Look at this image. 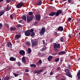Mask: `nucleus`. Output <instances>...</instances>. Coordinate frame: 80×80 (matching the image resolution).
Instances as JSON below:
<instances>
[{
	"label": "nucleus",
	"mask_w": 80,
	"mask_h": 80,
	"mask_svg": "<svg viewBox=\"0 0 80 80\" xmlns=\"http://www.w3.org/2000/svg\"><path fill=\"white\" fill-rule=\"evenodd\" d=\"M17 28H20V27H21V25L20 24H17Z\"/></svg>",
	"instance_id": "40"
},
{
	"label": "nucleus",
	"mask_w": 80,
	"mask_h": 80,
	"mask_svg": "<svg viewBox=\"0 0 80 80\" xmlns=\"http://www.w3.org/2000/svg\"><path fill=\"white\" fill-rule=\"evenodd\" d=\"M60 41L62 42L63 41V38L62 37H61L60 39Z\"/></svg>",
	"instance_id": "37"
},
{
	"label": "nucleus",
	"mask_w": 80,
	"mask_h": 80,
	"mask_svg": "<svg viewBox=\"0 0 80 80\" xmlns=\"http://www.w3.org/2000/svg\"><path fill=\"white\" fill-rule=\"evenodd\" d=\"M38 22H35L34 23V25H37V24Z\"/></svg>",
	"instance_id": "49"
},
{
	"label": "nucleus",
	"mask_w": 80,
	"mask_h": 80,
	"mask_svg": "<svg viewBox=\"0 0 80 80\" xmlns=\"http://www.w3.org/2000/svg\"><path fill=\"white\" fill-rule=\"evenodd\" d=\"M77 75H80V70H79L77 73Z\"/></svg>",
	"instance_id": "39"
},
{
	"label": "nucleus",
	"mask_w": 80,
	"mask_h": 80,
	"mask_svg": "<svg viewBox=\"0 0 80 80\" xmlns=\"http://www.w3.org/2000/svg\"><path fill=\"white\" fill-rule=\"evenodd\" d=\"M53 74V73L52 72H51L50 73V75H52Z\"/></svg>",
	"instance_id": "53"
},
{
	"label": "nucleus",
	"mask_w": 80,
	"mask_h": 80,
	"mask_svg": "<svg viewBox=\"0 0 80 80\" xmlns=\"http://www.w3.org/2000/svg\"><path fill=\"white\" fill-rule=\"evenodd\" d=\"M31 43L32 48H34L35 45H37L38 44V41H34L33 40H31Z\"/></svg>",
	"instance_id": "4"
},
{
	"label": "nucleus",
	"mask_w": 80,
	"mask_h": 80,
	"mask_svg": "<svg viewBox=\"0 0 80 80\" xmlns=\"http://www.w3.org/2000/svg\"><path fill=\"white\" fill-rule=\"evenodd\" d=\"M20 55H25V52L23 50H21L19 52Z\"/></svg>",
	"instance_id": "9"
},
{
	"label": "nucleus",
	"mask_w": 80,
	"mask_h": 80,
	"mask_svg": "<svg viewBox=\"0 0 80 80\" xmlns=\"http://www.w3.org/2000/svg\"><path fill=\"white\" fill-rule=\"evenodd\" d=\"M58 32H62L63 30V28L62 26H60L58 28Z\"/></svg>",
	"instance_id": "11"
},
{
	"label": "nucleus",
	"mask_w": 80,
	"mask_h": 80,
	"mask_svg": "<svg viewBox=\"0 0 80 80\" xmlns=\"http://www.w3.org/2000/svg\"><path fill=\"white\" fill-rule=\"evenodd\" d=\"M28 14L29 15H30V16L32 15H33V12H29L28 13Z\"/></svg>",
	"instance_id": "34"
},
{
	"label": "nucleus",
	"mask_w": 80,
	"mask_h": 80,
	"mask_svg": "<svg viewBox=\"0 0 80 80\" xmlns=\"http://www.w3.org/2000/svg\"><path fill=\"white\" fill-rule=\"evenodd\" d=\"M68 3H71V0H68Z\"/></svg>",
	"instance_id": "58"
},
{
	"label": "nucleus",
	"mask_w": 80,
	"mask_h": 80,
	"mask_svg": "<svg viewBox=\"0 0 80 80\" xmlns=\"http://www.w3.org/2000/svg\"><path fill=\"white\" fill-rule=\"evenodd\" d=\"M17 29V28L15 27H11L10 28V30H15Z\"/></svg>",
	"instance_id": "27"
},
{
	"label": "nucleus",
	"mask_w": 80,
	"mask_h": 80,
	"mask_svg": "<svg viewBox=\"0 0 80 80\" xmlns=\"http://www.w3.org/2000/svg\"><path fill=\"white\" fill-rule=\"evenodd\" d=\"M10 18L11 20H13V16L12 15H10Z\"/></svg>",
	"instance_id": "42"
},
{
	"label": "nucleus",
	"mask_w": 80,
	"mask_h": 80,
	"mask_svg": "<svg viewBox=\"0 0 80 80\" xmlns=\"http://www.w3.org/2000/svg\"><path fill=\"white\" fill-rule=\"evenodd\" d=\"M12 1V0H7V2L8 3H10V2Z\"/></svg>",
	"instance_id": "48"
},
{
	"label": "nucleus",
	"mask_w": 80,
	"mask_h": 80,
	"mask_svg": "<svg viewBox=\"0 0 80 80\" xmlns=\"http://www.w3.org/2000/svg\"><path fill=\"white\" fill-rule=\"evenodd\" d=\"M10 61H15L16 58L13 57H12L10 58Z\"/></svg>",
	"instance_id": "18"
},
{
	"label": "nucleus",
	"mask_w": 80,
	"mask_h": 80,
	"mask_svg": "<svg viewBox=\"0 0 80 80\" xmlns=\"http://www.w3.org/2000/svg\"><path fill=\"white\" fill-rule=\"evenodd\" d=\"M39 63L38 62L36 63V65H37L38 66V65H39V64H38Z\"/></svg>",
	"instance_id": "59"
},
{
	"label": "nucleus",
	"mask_w": 80,
	"mask_h": 80,
	"mask_svg": "<svg viewBox=\"0 0 80 80\" xmlns=\"http://www.w3.org/2000/svg\"><path fill=\"white\" fill-rule=\"evenodd\" d=\"M54 48L55 51L56 52H58V49H57V48H56V47H55V46H54Z\"/></svg>",
	"instance_id": "31"
},
{
	"label": "nucleus",
	"mask_w": 80,
	"mask_h": 80,
	"mask_svg": "<svg viewBox=\"0 0 80 80\" xmlns=\"http://www.w3.org/2000/svg\"><path fill=\"white\" fill-rule=\"evenodd\" d=\"M4 80H9L8 76H6L4 78Z\"/></svg>",
	"instance_id": "28"
},
{
	"label": "nucleus",
	"mask_w": 80,
	"mask_h": 80,
	"mask_svg": "<svg viewBox=\"0 0 80 80\" xmlns=\"http://www.w3.org/2000/svg\"><path fill=\"white\" fill-rule=\"evenodd\" d=\"M45 28L43 27L42 28L40 31V33L41 35H43L45 33Z\"/></svg>",
	"instance_id": "6"
},
{
	"label": "nucleus",
	"mask_w": 80,
	"mask_h": 80,
	"mask_svg": "<svg viewBox=\"0 0 80 80\" xmlns=\"http://www.w3.org/2000/svg\"><path fill=\"white\" fill-rule=\"evenodd\" d=\"M12 8V6H7V7L6 8L5 11H8L10 10Z\"/></svg>",
	"instance_id": "16"
},
{
	"label": "nucleus",
	"mask_w": 80,
	"mask_h": 80,
	"mask_svg": "<svg viewBox=\"0 0 80 80\" xmlns=\"http://www.w3.org/2000/svg\"><path fill=\"white\" fill-rule=\"evenodd\" d=\"M38 63H39V65H41L42 63V61L41 59H40L38 62Z\"/></svg>",
	"instance_id": "30"
},
{
	"label": "nucleus",
	"mask_w": 80,
	"mask_h": 80,
	"mask_svg": "<svg viewBox=\"0 0 80 80\" xmlns=\"http://www.w3.org/2000/svg\"><path fill=\"white\" fill-rule=\"evenodd\" d=\"M80 60V58H78V60L79 61V60Z\"/></svg>",
	"instance_id": "64"
},
{
	"label": "nucleus",
	"mask_w": 80,
	"mask_h": 80,
	"mask_svg": "<svg viewBox=\"0 0 80 80\" xmlns=\"http://www.w3.org/2000/svg\"><path fill=\"white\" fill-rule=\"evenodd\" d=\"M55 35H57V32H55Z\"/></svg>",
	"instance_id": "60"
},
{
	"label": "nucleus",
	"mask_w": 80,
	"mask_h": 80,
	"mask_svg": "<svg viewBox=\"0 0 80 80\" xmlns=\"http://www.w3.org/2000/svg\"><path fill=\"white\" fill-rule=\"evenodd\" d=\"M29 69H26L25 70V72H29Z\"/></svg>",
	"instance_id": "45"
},
{
	"label": "nucleus",
	"mask_w": 80,
	"mask_h": 80,
	"mask_svg": "<svg viewBox=\"0 0 80 80\" xmlns=\"http://www.w3.org/2000/svg\"><path fill=\"white\" fill-rule=\"evenodd\" d=\"M57 70L58 71H59L60 70V68L58 67L57 68Z\"/></svg>",
	"instance_id": "51"
},
{
	"label": "nucleus",
	"mask_w": 80,
	"mask_h": 80,
	"mask_svg": "<svg viewBox=\"0 0 80 80\" xmlns=\"http://www.w3.org/2000/svg\"><path fill=\"white\" fill-rule=\"evenodd\" d=\"M25 5V3L22 2H21L18 4L16 5V7L17 8H21L23 6H24Z\"/></svg>",
	"instance_id": "2"
},
{
	"label": "nucleus",
	"mask_w": 80,
	"mask_h": 80,
	"mask_svg": "<svg viewBox=\"0 0 80 80\" xmlns=\"http://www.w3.org/2000/svg\"><path fill=\"white\" fill-rule=\"evenodd\" d=\"M60 59V63H62V62H63V58H61Z\"/></svg>",
	"instance_id": "38"
},
{
	"label": "nucleus",
	"mask_w": 80,
	"mask_h": 80,
	"mask_svg": "<svg viewBox=\"0 0 80 80\" xmlns=\"http://www.w3.org/2000/svg\"><path fill=\"white\" fill-rule=\"evenodd\" d=\"M66 53V52H65V51H62L58 53V55H63V54H65Z\"/></svg>",
	"instance_id": "17"
},
{
	"label": "nucleus",
	"mask_w": 80,
	"mask_h": 80,
	"mask_svg": "<svg viewBox=\"0 0 80 80\" xmlns=\"http://www.w3.org/2000/svg\"><path fill=\"white\" fill-rule=\"evenodd\" d=\"M45 54L44 53H42L41 54V57H45Z\"/></svg>",
	"instance_id": "46"
},
{
	"label": "nucleus",
	"mask_w": 80,
	"mask_h": 80,
	"mask_svg": "<svg viewBox=\"0 0 80 80\" xmlns=\"http://www.w3.org/2000/svg\"><path fill=\"white\" fill-rule=\"evenodd\" d=\"M30 35L31 37H34L35 35V32H31V33H30Z\"/></svg>",
	"instance_id": "29"
},
{
	"label": "nucleus",
	"mask_w": 80,
	"mask_h": 80,
	"mask_svg": "<svg viewBox=\"0 0 80 80\" xmlns=\"http://www.w3.org/2000/svg\"><path fill=\"white\" fill-rule=\"evenodd\" d=\"M53 55H57V53H54L53 54Z\"/></svg>",
	"instance_id": "57"
},
{
	"label": "nucleus",
	"mask_w": 80,
	"mask_h": 80,
	"mask_svg": "<svg viewBox=\"0 0 80 80\" xmlns=\"http://www.w3.org/2000/svg\"><path fill=\"white\" fill-rule=\"evenodd\" d=\"M31 67H34V68H36L37 65L34 64H32L30 65Z\"/></svg>",
	"instance_id": "23"
},
{
	"label": "nucleus",
	"mask_w": 80,
	"mask_h": 80,
	"mask_svg": "<svg viewBox=\"0 0 80 80\" xmlns=\"http://www.w3.org/2000/svg\"><path fill=\"white\" fill-rule=\"evenodd\" d=\"M26 44L27 45H28V46H30V45H31V44L29 41L26 42Z\"/></svg>",
	"instance_id": "26"
},
{
	"label": "nucleus",
	"mask_w": 80,
	"mask_h": 80,
	"mask_svg": "<svg viewBox=\"0 0 80 80\" xmlns=\"http://www.w3.org/2000/svg\"><path fill=\"white\" fill-rule=\"evenodd\" d=\"M62 13V11L60 10H58L56 12V17H58L59 15H60L61 13Z\"/></svg>",
	"instance_id": "5"
},
{
	"label": "nucleus",
	"mask_w": 80,
	"mask_h": 80,
	"mask_svg": "<svg viewBox=\"0 0 80 80\" xmlns=\"http://www.w3.org/2000/svg\"><path fill=\"white\" fill-rule=\"evenodd\" d=\"M43 43L44 45H45V40H43Z\"/></svg>",
	"instance_id": "54"
},
{
	"label": "nucleus",
	"mask_w": 80,
	"mask_h": 80,
	"mask_svg": "<svg viewBox=\"0 0 80 80\" xmlns=\"http://www.w3.org/2000/svg\"><path fill=\"white\" fill-rule=\"evenodd\" d=\"M53 58V56H49L48 58V61L50 62L52 60V59Z\"/></svg>",
	"instance_id": "19"
},
{
	"label": "nucleus",
	"mask_w": 80,
	"mask_h": 80,
	"mask_svg": "<svg viewBox=\"0 0 80 80\" xmlns=\"http://www.w3.org/2000/svg\"><path fill=\"white\" fill-rule=\"evenodd\" d=\"M22 62L23 63H24V64H26L27 61H26V59L25 57H23L22 58Z\"/></svg>",
	"instance_id": "13"
},
{
	"label": "nucleus",
	"mask_w": 80,
	"mask_h": 80,
	"mask_svg": "<svg viewBox=\"0 0 80 80\" xmlns=\"http://www.w3.org/2000/svg\"><path fill=\"white\" fill-rule=\"evenodd\" d=\"M53 38L51 39V40H50L51 42H53Z\"/></svg>",
	"instance_id": "55"
},
{
	"label": "nucleus",
	"mask_w": 80,
	"mask_h": 80,
	"mask_svg": "<svg viewBox=\"0 0 80 80\" xmlns=\"http://www.w3.org/2000/svg\"><path fill=\"white\" fill-rule=\"evenodd\" d=\"M12 78H13V77L12 76H11L10 77H9V80H10V79H12Z\"/></svg>",
	"instance_id": "52"
},
{
	"label": "nucleus",
	"mask_w": 80,
	"mask_h": 80,
	"mask_svg": "<svg viewBox=\"0 0 80 80\" xmlns=\"http://www.w3.org/2000/svg\"><path fill=\"white\" fill-rule=\"evenodd\" d=\"M54 47L57 48H60V44L59 43L57 44L56 43H54Z\"/></svg>",
	"instance_id": "15"
},
{
	"label": "nucleus",
	"mask_w": 80,
	"mask_h": 80,
	"mask_svg": "<svg viewBox=\"0 0 80 80\" xmlns=\"http://www.w3.org/2000/svg\"><path fill=\"white\" fill-rule=\"evenodd\" d=\"M25 35L27 37H29L30 35V32H29L27 30L25 32Z\"/></svg>",
	"instance_id": "10"
},
{
	"label": "nucleus",
	"mask_w": 80,
	"mask_h": 80,
	"mask_svg": "<svg viewBox=\"0 0 80 80\" xmlns=\"http://www.w3.org/2000/svg\"><path fill=\"white\" fill-rule=\"evenodd\" d=\"M68 67H69V68H71V66H70V65H69Z\"/></svg>",
	"instance_id": "61"
},
{
	"label": "nucleus",
	"mask_w": 80,
	"mask_h": 80,
	"mask_svg": "<svg viewBox=\"0 0 80 80\" xmlns=\"http://www.w3.org/2000/svg\"><path fill=\"white\" fill-rule=\"evenodd\" d=\"M42 2L41 0H40L38 3H37V5H42Z\"/></svg>",
	"instance_id": "24"
},
{
	"label": "nucleus",
	"mask_w": 80,
	"mask_h": 80,
	"mask_svg": "<svg viewBox=\"0 0 80 80\" xmlns=\"http://www.w3.org/2000/svg\"><path fill=\"white\" fill-rule=\"evenodd\" d=\"M7 45L8 46V48H12V43L10 42H8Z\"/></svg>",
	"instance_id": "12"
},
{
	"label": "nucleus",
	"mask_w": 80,
	"mask_h": 80,
	"mask_svg": "<svg viewBox=\"0 0 80 80\" xmlns=\"http://www.w3.org/2000/svg\"><path fill=\"white\" fill-rule=\"evenodd\" d=\"M36 18V19L37 20H38V21H40V17H41L40 16V15L39 14H36L35 15Z\"/></svg>",
	"instance_id": "8"
},
{
	"label": "nucleus",
	"mask_w": 80,
	"mask_h": 80,
	"mask_svg": "<svg viewBox=\"0 0 80 80\" xmlns=\"http://www.w3.org/2000/svg\"><path fill=\"white\" fill-rule=\"evenodd\" d=\"M64 72L66 73V75L68 76V77L70 78H72V75L71 74V72H70V71L69 69H65Z\"/></svg>",
	"instance_id": "1"
},
{
	"label": "nucleus",
	"mask_w": 80,
	"mask_h": 80,
	"mask_svg": "<svg viewBox=\"0 0 80 80\" xmlns=\"http://www.w3.org/2000/svg\"><path fill=\"white\" fill-rule=\"evenodd\" d=\"M27 22H30L33 19V16L32 15L30 17L29 16H27Z\"/></svg>",
	"instance_id": "3"
},
{
	"label": "nucleus",
	"mask_w": 80,
	"mask_h": 80,
	"mask_svg": "<svg viewBox=\"0 0 80 80\" xmlns=\"http://www.w3.org/2000/svg\"><path fill=\"white\" fill-rule=\"evenodd\" d=\"M43 71V69H41L39 70H35L34 71L35 73H40L41 72Z\"/></svg>",
	"instance_id": "7"
},
{
	"label": "nucleus",
	"mask_w": 80,
	"mask_h": 80,
	"mask_svg": "<svg viewBox=\"0 0 80 80\" xmlns=\"http://www.w3.org/2000/svg\"><path fill=\"white\" fill-rule=\"evenodd\" d=\"M31 52H32V50H31V49L30 48H28V53L30 54Z\"/></svg>",
	"instance_id": "25"
},
{
	"label": "nucleus",
	"mask_w": 80,
	"mask_h": 80,
	"mask_svg": "<svg viewBox=\"0 0 80 80\" xmlns=\"http://www.w3.org/2000/svg\"><path fill=\"white\" fill-rule=\"evenodd\" d=\"M3 27V24H2L0 23V29H2Z\"/></svg>",
	"instance_id": "36"
},
{
	"label": "nucleus",
	"mask_w": 80,
	"mask_h": 80,
	"mask_svg": "<svg viewBox=\"0 0 80 80\" xmlns=\"http://www.w3.org/2000/svg\"><path fill=\"white\" fill-rule=\"evenodd\" d=\"M45 50H46V47H45V46L42 48V50L43 51H45Z\"/></svg>",
	"instance_id": "44"
},
{
	"label": "nucleus",
	"mask_w": 80,
	"mask_h": 80,
	"mask_svg": "<svg viewBox=\"0 0 80 80\" xmlns=\"http://www.w3.org/2000/svg\"><path fill=\"white\" fill-rule=\"evenodd\" d=\"M5 25H6V27H7V28H9V25H8V23H6Z\"/></svg>",
	"instance_id": "43"
},
{
	"label": "nucleus",
	"mask_w": 80,
	"mask_h": 80,
	"mask_svg": "<svg viewBox=\"0 0 80 80\" xmlns=\"http://www.w3.org/2000/svg\"><path fill=\"white\" fill-rule=\"evenodd\" d=\"M3 0H0V2H3Z\"/></svg>",
	"instance_id": "62"
},
{
	"label": "nucleus",
	"mask_w": 80,
	"mask_h": 80,
	"mask_svg": "<svg viewBox=\"0 0 80 80\" xmlns=\"http://www.w3.org/2000/svg\"><path fill=\"white\" fill-rule=\"evenodd\" d=\"M78 76V80H80V75H77Z\"/></svg>",
	"instance_id": "50"
},
{
	"label": "nucleus",
	"mask_w": 80,
	"mask_h": 80,
	"mask_svg": "<svg viewBox=\"0 0 80 80\" xmlns=\"http://www.w3.org/2000/svg\"><path fill=\"white\" fill-rule=\"evenodd\" d=\"M33 29H30V32H29L30 33H33Z\"/></svg>",
	"instance_id": "35"
},
{
	"label": "nucleus",
	"mask_w": 80,
	"mask_h": 80,
	"mask_svg": "<svg viewBox=\"0 0 80 80\" xmlns=\"http://www.w3.org/2000/svg\"><path fill=\"white\" fill-rule=\"evenodd\" d=\"M22 22V20H20L19 21H18V23H21Z\"/></svg>",
	"instance_id": "56"
},
{
	"label": "nucleus",
	"mask_w": 80,
	"mask_h": 80,
	"mask_svg": "<svg viewBox=\"0 0 80 80\" xmlns=\"http://www.w3.org/2000/svg\"><path fill=\"white\" fill-rule=\"evenodd\" d=\"M22 19L24 20V21H27V17H26V16L25 15H23L22 17Z\"/></svg>",
	"instance_id": "20"
},
{
	"label": "nucleus",
	"mask_w": 80,
	"mask_h": 80,
	"mask_svg": "<svg viewBox=\"0 0 80 80\" xmlns=\"http://www.w3.org/2000/svg\"><path fill=\"white\" fill-rule=\"evenodd\" d=\"M68 20L69 22H71V20H72V18H68Z\"/></svg>",
	"instance_id": "41"
},
{
	"label": "nucleus",
	"mask_w": 80,
	"mask_h": 80,
	"mask_svg": "<svg viewBox=\"0 0 80 80\" xmlns=\"http://www.w3.org/2000/svg\"><path fill=\"white\" fill-rule=\"evenodd\" d=\"M18 75V73H15L14 74V76L15 77H17Z\"/></svg>",
	"instance_id": "47"
},
{
	"label": "nucleus",
	"mask_w": 80,
	"mask_h": 80,
	"mask_svg": "<svg viewBox=\"0 0 80 80\" xmlns=\"http://www.w3.org/2000/svg\"><path fill=\"white\" fill-rule=\"evenodd\" d=\"M15 37L17 38H20L21 37V35L20 34L16 35L15 36Z\"/></svg>",
	"instance_id": "22"
},
{
	"label": "nucleus",
	"mask_w": 80,
	"mask_h": 80,
	"mask_svg": "<svg viewBox=\"0 0 80 80\" xmlns=\"http://www.w3.org/2000/svg\"><path fill=\"white\" fill-rule=\"evenodd\" d=\"M5 13V11L4 10H2L1 12H0V17H1L2 15H3Z\"/></svg>",
	"instance_id": "21"
},
{
	"label": "nucleus",
	"mask_w": 80,
	"mask_h": 80,
	"mask_svg": "<svg viewBox=\"0 0 80 80\" xmlns=\"http://www.w3.org/2000/svg\"><path fill=\"white\" fill-rule=\"evenodd\" d=\"M59 60L60 59L59 58H57L55 59V62H58L59 61Z\"/></svg>",
	"instance_id": "32"
},
{
	"label": "nucleus",
	"mask_w": 80,
	"mask_h": 80,
	"mask_svg": "<svg viewBox=\"0 0 80 80\" xmlns=\"http://www.w3.org/2000/svg\"><path fill=\"white\" fill-rule=\"evenodd\" d=\"M18 66H21L22 65V64L21 63V62H20V61H18Z\"/></svg>",
	"instance_id": "33"
},
{
	"label": "nucleus",
	"mask_w": 80,
	"mask_h": 80,
	"mask_svg": "<svg viewBox=\"0 0 80 80\" xmlns=\"http://www.w3.org/2000/svg\"><path fill=\"white\" fill-rule=\"evenodd\" d=\"M55 15H56V12H51L49 14V16H50V17H53Z\"/></svg>",
	"instance_id": "14"
},
{
	"label": "nucleus",
	"mask_w": 80,
	"mask_h": 80,
	"mask_svg": "<svg viewBox=\"0 0 80 80\" xmlns=\"http://www.w3.org/2000/svg\"><path fill=\"white\" fill-rule=\"evenodd\" d=\"M68 36L69 37H71V35L69 34Z\"/></svg>",
	"instance_id": "63"
}]
</instances>
